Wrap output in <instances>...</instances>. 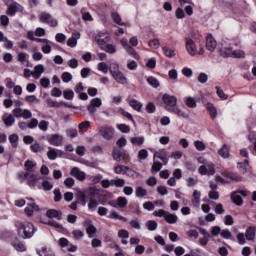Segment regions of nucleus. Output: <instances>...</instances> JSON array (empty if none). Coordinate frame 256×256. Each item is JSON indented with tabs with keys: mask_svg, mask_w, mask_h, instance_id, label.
Instances as JSON below:
<instances>
[{
	"mask_svg": "<svg viewBox=\"0 0 256 256\" xmlns=\"http://www.w3.org/2000/svg\"><path fill=\"white\" fill-rule=\"evenodd\" d=\"M215 89H216V94H217V96H218L220 99H222V101L227 100V95H226V93L223 92V90H221V88H219V86H216Z\"/></svg>",
	"mask_w": 256,
	"mask_h": 256,
	"instance_id": "nucleus-53",
	"label": "nucleus"
},
{
	"mask_svg": "<svg viewBox=\"0 0 256 256\" xmlns=\"http://www.w3.org/2000/svg\"><path fill=\"white\" fill-rule=\"evenodd\" d=\"M163 54L165 55V57H175V50L169 48V47H163L162 48Z\"/></svg>",
	"mask_w": 256,
	"mask_h": 256,
	"instance_id": "nucleus-42",
	"label": "nucleus"
},
{
	"mask_svg": "<svg viewBox=\"0 0 256 256\" xmlns=\"http://www.w3.org/2000/svg\"><path fill=\"white\" fill-rule=\"evenodd\" d=\"M170 113H174L178 117H182V119H189V114L183 111L179 106L168 109Z\"/></svg>",
	"mask_w": 256,
	"mask_h": 256,
	"instance_id": "nucleus-19",
	"label": "nucleus"
},
{
	"mask_svg": "<svg viewBox=\"0 0 256 256\" xmlns=\"http://www.w3.org/2000/svg\"><path fill=\"white\" fill-rule=\"evenodd\" d=\"M40 85L44 89H47L51 85V80L49 78H41Z\"/></svg>",
	"mask_w": 256,
	"mask_h": 256,
	"instance_id": "nucleus-63",
	"label": "nucleus"
},
{
	"mask_svg": "<svg viewBox=\"0 0 256 256\" xmlns=\"http://www.w3.org/2000/svg\"><path fill=\"white\" fill-rule=\"evenodd\" d=\"M47 157L50 161H55L58 157H63V152L57 148L48 147Z\"/></svg>",
	"mask_w": 256,
	"mask_h": 256,
	"instance_id": "nucleus-12",
	"label": "nucleus"
},
{
	"mask_svg": "<svg viewBox=\"0 0 256 256\" xmlns=\"http://www.w3.org/2000/svg\"><path fill=\"white\" fill-rule=\"evenodd\" d=\"M147 83L154 89H157L158 87L161 86V83L159 82V80L153 76H150L147 78Z\"/></svg>",
	"mask_w": 256,
	"mask_h": 256,
	"instance_id": "nucleus-30",
	"label": "nucleus"
},
{
	"mask_svg": "<svg viewBox=\"0 0 256 256\" xmlns=\"http://www.w3.org/2000/svg\"><path fill=\"white\" fill-rule=\"evenodd\" d=\"M111 17H112L114 23H116V25H125V23H123V21H121V16L119 15V13L112 12Z\"/></svg>",
	"mask_w": 256,
	"mask_h": 256,
	"instance_id": "nucleus-38",
	"label": "nucleus"
},
{
	"mask_svg": "<svg viewBox=\"0 0 256 256\" xmlns=\"http://www.w3.org/2000/svg\"><path fill=\"white\" fill-rule=\"evenodd\" d=\"M111 40V37H109V34L105 33V32H99L96 36H95V41L97 42V44L100 45H106V43H109V41Z\"/></svg>",
	"mask_w": 256,
	"mask_h": 256,
	"instance_id": "nucleus-11",
	"label": "nucleus"
},
{
	"mask_svg": "<svg viewBox=\"0 0 256 256\" xmlns=\"http://www.w3.org/2000/svg\"><path fill=\"white\" fill-rule=\"evenodd\" d=\"M130 143H132V145H137L138 147H141V145L145 143V137L143 136L132 137L130 138Z\"/></svg>",
	"mask_w": 256,
	"mask_h": 256,
	"instance_id": "nucleus-28",
	"label": "nucleus"
},
{
	"mask_svg": "<svg viewBox=\"0 0 256 256\" xmlns=\"http://www.w3.org/2000/svg\"><path fill=\"white\" fill-rule=\"evenodd\" d=\"M18 235L22 237V239H31L33 235H35V226H33L30 222L20 223L18 224Z\"/></svg>",
	"mask_w": 256,
	"mask_h": 256,
	"instance_id": "nucleus-1",
	"label": "nucleus"
},
{
	"mask_svg": "<svg viewBox=\"0 0 256 256\" xmlns=\"http://www.w3.org/2000/svg\"><path fill=\"white\" fill-rule=\"evenodd\" d=\"M109 217L111 219H118V221H124V223L127 222V218L119 215L116 211H112Z\"/></svg>",
	"mask_w": 256,
	"mask_h": 256,
	"instance_id": "nucleus-50",
	"label": "nucleus"
},
{
	"mask_svg": "<svg viewBox=\"0 0 256 256\" xmlns=\"http://www.w3.org/2000/svg\"><path fill=\"white\" fill-rule=\"evenodd\" d=\"M217 47V41H215V38H213V35H208L206 38V49H208V51L213 52L215 51Z\"/></svg>",
	"mask_w": 256,
	"mask_h": 256,
	"instance_id": "nucleus-16",
	"label": "nucleus"
},
{
	"mask_svg": "<svg viewBox=\"0 0 256 256\" xmlns=\"http://www.w3.org/2000/svg\"><path fill=\"white\" fill-rule=\"evenodd\" d=\"M255 227L250 226L247 228L246 233H245V237L247 239V241H255Z\"/></svg>",
	"mask_w": 256,
	"mask_h": 256,
	"instance_id": "nucleus-26",
	"label": "nucleus"
},
{
	"mask_svg": "<svg viewBox=\"0 0 256 256\" xmlns=\"http://www.w3.org/2000/svg\"><path fill=\"white\" fill-rule=\"evenodd\" d=\"M70 175H72V177H75L76 179H78V181H85V177H87L85 172L79 170V168H77V167H74L71 169Z\"/></svg>",
	"mask_w": 256,
	"mask_h": 256,
	"instance_id": "nucleus-15",
	"label": "nucleus"
},
{
	"mask_svg": "<svg viewBox=\"0 0 256 256\" xmlns=\"http://www.w3.org/2000/svg\"><path fill=\"white\" fill-rule=\"evenodd\" d=\"M42 188L44 191H51V189H53V184L48 180H44L42 182Z\"/></svg>",
	"mask_w": 256,
	"mask_h": 256,
	"instance_id": "nucleus-62",
	"label": "nucleus"
},
{
	"mask_svg": "<svg viewBox=\"0 0 256 256\" xmlns=\"http://www.w3.org/2000/svg\"><path fill=\"white\" fill-rule=\"evenodd\" d=\"M99 135L103 137L106 141H111L113 135H115V130L110 126H102L99 130Z\"/></svg>",
	"mask_w": 256,
	"mask_h": 256,
	"instance_id": "nucleus-6",
	"label": "nucleus"
},
{
	"mask_svg": "<svg viewBox=\"0 0 256 256\" xmlns=\"http://www.w3.org/2000/svg\"><path fill=\"white\" fill-rule=\"evenodd\" d=\"M85 192H86L87 199L93 200V199H95V197H97V195H99L100 190H99V188H97L95 186H90L85 190Z\"/></svg>",
	"mask_w": 256,
	"mask_h": 256,
	"instance_id": "nucleus-14",
	"label": "nucleus"
},
{
	"mask_svg": "<svg viewBox=\"0 0 256 256\" xmlns=\"http://www.w3.org/2000/svg\"><path fill=\"white\" fill-rule=\"evenodd\" d=\"M232 51L233 49H231V47H224L219 50V53L221 57L227 58V57H231Z\"/></svg>",
	"mask_w": 256,
	"mask_h": 256,
	"instance_id": "nucleus-34",
	"label": "nucleus"
},
{
	"mask_svg": "<svg viewBox=\"0 0 256 256\" xmlns=\"http://www.w3.org/2000/svg\"><path fill=\"white\" fill-rule=\"evenodd\" d=\"M81 39L80 33H73L72 36L67 40L68 47H77V40Z\"/></svg>",
	"mask_w": 256,
	"mask_h": 256,
	"instance_id": "nucleus-23",
	"label": "nucleus"
},
{
	"mask_svg": "<svg viewBox=\"0 0 256 256\" xmlns=\"http://www.w3.org/2000/svg\"><path fill=\"white\" fill-rule=\"evenodd\" d=\"M73 80V75H71V73H69V72H64L63 74H62V81L64 82V83H69V82H71Z\"/></svg>",
	"mask_w": 256,
	"mask_h": 256,
	"instance_id": "nucleus-56",
	"label": "nucleus"
},
{
	"mask_svg": "<svg viewBox=\"0 0 256 256\" xmlns=\"http://www.w3.org/2000/svg\"><path fill=\"white\" fill-rule=\"evenodd\" d=\"M113 69H116V70H113ZM113 69H110V73L113 79H115L117 83H121L122 85H125V83H127V77H125V74H123V72L119 70V65L113 64Z\"/></svg>",
	"mask_w": 256,
	"mask_h": 256,
	"instance_id": "nucleus-2",
	"label": "nucleus"
},
{
	"mask_svg": "<svg viewBox=\"0 0 256 256\" xmlns=\"http://www.w3.org/2000/svg\"><path fill=\"white\" fill-rule=\"evenodd\" d=\"M78 201L81 202L82 205H85L86 201H87V193L83 191H79L78 192Z\"/></svg>",
	"mask_w": 256,
	"mask_h": 256,
	"instance_id": "nucleus-46",
	"label": "nucleus"
},
{
	"mask_svg": "<svg viewBox=\"0 0 256 256\" xmlns=\"http://www.w3.org/2000/svg\"><path fill=\"white\" fill-rule=\"evenodd\" d=\"M128 105L134 109V111H138V113H141V109H143V103L139 102L136 99H131L128 101Z\"/></svg>",
	"mask_w": 256,
	"mask_h": 256,
	"instance_id": "nucleus-25",
	"label": "nucleus"
},
{
	"mask_svg": "<svg viewBox=\"0 0 256 256\" xmlns=\"http://www.w3.org/2000/svg\"><path fill=\"white\" fill-rule=\"evenodd\" d=\"M126 170H127V166H124V165H117L114 169L117 175H125Z\"/></svg>",
	"mask_w": 256,
	"mask_h": 256,
	"instance_id": "nucleus-48",
	"label": "nucleus"
},
{
	"mask_svg": "<svg viewBox=\"0 0 256 256\" xmlns=\"http://www.w3.org/2000/svg\"><path fill=\"white\" fill-rule=\"evenodd\" d=\"M194 147L197 151H205V143H203V141L196 140L194 142Z\"/></svg>",
	"mask_w": 256,
	"mask_h": 256,
	"instance_id": "nucleus-60",
	"label": "nucleus"
},
{
	"mask_svg": "<svg viewBox=\"0 0 256 256\" xmlns=\"http://www.w3.org/2000/svg\"><path fill=\"white\" fill-rule=\"evenodd\" d=\"M247 195H248V193L245 190H236L231 193L230 197H231V201H232V203H234V205L241 207V205H243L242 197H247Z\"/></svg>",
	"mask_w": 256,
	"mask_h": 256,
	"instance_id": "nucleus-3",
	"label": "nucleus"
},
{
	"mask_svg": "<svg viewBox=\"0 0 256 256\" xmlns=\"http://www.w3.org/2000/svg\"><path fill=\"white\" fill-rule=\"evenodd\" d=\"M146 111L147 113L153 114L155 111H157V107H155V104L153 102H149L146 105Z\"/></svg>",
	"mask_w": 256,
	"mask_h": 256,
	"instance_id": "nucleus-61",
	"label": "nucleus"
},
{
	"mask_svg": "<svg viewBox=\"0 0 256 256\" xmlns=\"http://www.w3.org/2000/svg\"><path fill=\"white\" fill-rule=\"evenodd\" d=\"M53 193L55 195V197H54L55 203H59V201H61V199H63V195L61 194V189L55 188Z\"/></svg>",
	"mask_w": 256,
	"mask_h": 256,
	"instance_id": "nucleus-49",
	"label": "nucleus"
},
{
	"mask_svg": "<svg viewBox=\"0 0 256 256\" xmlns=\"http://www.w3.org/2000/svg\"><path fill=\"white\" fill-rule=\"evenodd\" d=\"M41 179V177H37L35 174H31L29 172V176L27 178V185L30 186L32 189H35V186L37 185V182Z\"/></svg>",
	"mask_w": 256,
	"mask_h": 256,
	"instance_id": "nucleus-21",
	"label": "nucleus"
},
{
	"mask_svg": "<svg viewBox=\"0 0 256 256\" xmlns=\"http://www.w3.org/2000/svg\"><path fill=\"white\" fill-rule=\"evenodd\" d=\"M185 104L190 108V109H195L197 107V102L193 97H188L185 100Z\"/></svg>",
	"mask_w": 256,
	"mask_h": 256,
	"instance_id": "nucleus-41",
	"label": "nucleus"
},
{
	"mask_svg": "<svg viewBox=\"0 0 256 256\" xmlns=\"http://www.w3.org/2000/svg\"><path fill=\"white\" fill-rule=\"evenodd\" d=\"M135 195L138 199H143V197H147V189L139 186L135 190Z\"/></svg>",
	"mask_w": 256,
	"mask_h": 256,
	"instance_id": "nucleus-29",
	"label": "nucleus"
},
{
	"mask_svg": "<svg viewBox=\"0 0 256 256\" xmlns=\"http://www.w3.org/2000/svg\"><path fill=\"white\" fill-rule=\"evenodd\" d=\"M28 201H32L31 203H28V206L24 209V213H26V215L28 217H33V211H39V205H37L33 198H27Z\"/></svg>",
	"mask_w": 256,
	"mask_h": 256,
	"instance_id": "nucleus-9",
	"label": "nucleus"
},
{
	"mask_svg": "<svg viewBox=\"0 0 256 256\" xmlns=\"http://www.w3.org/2000/svg\"><path fill=\"white\" fill-rule=\"evenodd\" d=\"M163 103H165L166 111H169V109H174V107L177 106V97L171 96L169 94H164L162 97Z\"/></svg>",
	"mask_w": 256,
	"mask_h": 256,
	"instance_id": "nucleus-5",
	"label": "nucleus"
},
{
	"mask_svg": "<svg viewBox=\"0 0 256 256\" xmlns=\"http://www.w3.org/2000/svg\"><path fill=\"white\" fill-rule=\"evenodd\" d=\"M161 169H163V164H161V162H157V161L153 160L151 173L153 175H155V173H159V171H161Z\"/></svg>",
	"mask_w": 256,
	"mask_h": 256,
	"instance_id": "nucleus-32",
	"label": "nucleus"
},
{
	"mask_svg": "<svg viewBox=\"0 0 256 256\" xmlns=\"http://www.w3.org/2000/svg\"><path fill=\"white\" fill-rule=\"evenodd\" d=\"M98 71H102V73H109V71H111V69H109V66L107 65V63L105 62H100L98 63Z\"/></svg>",
	"mask_w": 256,
	"mask_h": 256,
	"instance_id": "nucleus-43",
	"label": "nucleus"
},
{
	"mask_svg": "<svg viewBox=\"0 0 256 256\" xmlns=\"http://www.w3.org/2000/svg\"><path fill=\"white\" fill-rule=\"evenodd\" d=\"M2 121L6 127H13L15 124V116H13V114H4Z\"/></svg>",
	"mask_w": 256,
	"mask_h": 256,
	"instance_id": "nucleus-20",
	"label": "nucleus"
},
{
	"mask_svg": "<svg viewBox=\"0 0 256 256\" xmlns=\"http://www.w3.org/2000/svg\"><path fill=\"white\" fill-rule=\"evenodd\" d=\"M89 203H88V209L90 211H95V209H97V205H99V202L95 199H92V200H88Z\"/></svg>",
	"mask_w": 256,
	"mask_h": 256,
	"instance_id": "nucleus-59",
	"label": "nucleus"
},
{
	"mask_svg": "<svg viewBox=\"0 0 256 256\" xmlns=\"http://www.w3.org/2000/svg\"><path fill=\"white\" fill-rule=\"evenodd\" d=\"M27 57H29L27 53L19 52L17 56V60L20 63H22V65H25V61H27Z\"/></svg>",
	"mask_w": 256,
	"mask_h": 256,
	"instance_id": "nucleus-52",
	"label": "nucleus"
},
{
	"mask_svg": "<svg viewBox=\"0 0 256 256\" xmlns=\"http://www.w3.org/2000/svg\"><path fill=\"white\" fill-rule=\"evenodd\" d=\"M13 117H16V119H21L23 117V109L22 108H15L12 111Z\"/></svg>",
	"mask_w": 256,
	"mask_h": 256,
	"instance_id": "nucleus-55",
	"label": "nucleus"
},
{
	"mask_svg": "<svg viewBox=\"0 0 256 256\" xmlns=\"http://www.w3.org/2000/svg\"><path fill=\"white\" fill-rule=\"evenodd\" d=\"M222 176L226 177V179H230V181H243V177H241V175L229 170L223 171Z\"/></svg>",
	"mask_w": 256,
	"mask_h": 256,
	"instance_id": "nucleus-13",
	"label": "nucleus"
},
{
	"mask_svg": "<svg viewBox=\"0 0 256 256\" xmlns=\"http://www.w3.org/2000/svg\"><path fill=\"white\" fill-rule=\"evenodd\" d=\"M21 11H23V6H21L17 2H13L8 7L7 15H9L10 17H15V14L16 13H21Z\"/></svg>",
	"mask_w": 256,
	"mask_h": 256,
	"instance_id": "nucleus-8",
	"label": "nucleus"
},
{
	"mask_svg": "<svg viewBox=\"0 0 256 256\" xmlns=\"http://www.w3.org/2000/svg\"><path fill=\"white\" fill-rule=\"evenodd\" d=\"M24 167H25L26 171H28V173H30V171H33V169H35V167H37V163L32 160H26L24 163Z\"/></svg>",
	"mask_w": 256,
	"mask_h": 256,
	"instance_id": "nucleus-33",
	"label": "nucleus"
},
{
	"mask_svg": "<svg viewBox=\"0 0 256 256\" xmlns=\"http://www.w3.org/2000/svg\"><path fill=\"white\" fill-rule=\"evenodd\" d=\"M102 51H105V53H109V55H114V53H117V45L115 44H104L99 46Z\"/></svg>",
	"mask_w": 256,
	"mask_h": 256,
	"instance_id": "nucleus-18",
	"label": "nucleus"
},
{
	"mask_svg": "<svg viewBox=\"0 0 256 256\" xmlns=\"http://www.w3.org/2000/svg\"><path fill=\"white\" fill-rule=\"evenodd\" d=\"M146 227H147L150 231H157V227H158L157 221H155V220H149V221L146 223Z\"/></svg>",
	"mask_w": 256,
	"mask_h": 256,
	"instance_id": "nucleus-45",
	"label": "nucleus"
},
{
	"mask_svg": "<svg viewBox=\"0 0 256 256\" xmlns=\"http://www.w3.org/2000/svg\"><path fill=\"white\" fill-rule=\"evenodd\" d=\"M63 97L67 101H72L73 97H75V93L73 92V90H64Z\"/></svg>",
	"mask_w": 256,
	"mask_h": 256,
	"instance_id": "nucleus-44",
	"label": "nucleus"
},
{
	"mask_svg": "<svg viewBox=\"0 0 256 256\" xmlns=\"http://www.w3.org/2000/svg\"><path fill=\"white\" fill-rule=\"evenodd\" d=\"M129 202L127 201L126 197L120 196L117 198V205L119 209H125V207H127V204Z\"/></svg>",
	"mask_w": 256,
	"mask_h": 256,
	"instance_id": "nucleus-35",
	"label": "nucleus"
},
{
	"mask_svg": "<svg viewBox=\"0 0 256 256\" xmlns=\"http://www.w3.org/2000/svg\"><path fill=\"white\" fill-rule=\"evenodd\" d=\"M39 21H41V23H45L46 25H49L50 27H57L59 25V22L57 21V19L53 18V16L47 12L40 13Z\"/></svg>",
	"mask_w": 256,
	"mask_h": 256,
	"instance_id": "nucleus-4",
	"label": "nucleus"
},
{
	"mask_svg": "<svg viewBox=\"0 0 256 256\" xmlns=\"http://www.w3.org/2000/svg\"><path fill=\"white\" fill-rule=\"evenodd\" d=\"M126 51H127V53H128V55H130L131 57H133L134 59H139V54H137V51H135L134 49H133V47H128L127 49H126Z\"/></svg>",
	"mask_w": 256,
	"mask_h": 256,
	"instance_id": "nucleus-64",
	"label": "nucleus"
},
{
	"mask_svg": "<svg viewBox=\"0 0 256 256\" xmlns=\"http://www.w3.org/2000/svg\"><path fill=\"white\" fill-rule=\"evenodd\" d=\"M47 141L54 147H61V145H63V136L59 134H52L47 137Z\"/></svg>",
	"mask_w": 256,
	"mask_h": 256,
	"instance_id": "nucleus-7",
	"label": "nucleus"
},
{
	"mask_svg": "<svg viewBox=\"0 0 256 256\" xmlns=\"http://www.w3.org/2000/svg\"><path fill=\"white\" fill-rule=\"evenodd\" d=\"M12 147H17V143L19 142V135L17 134H11L9 137H8Z\"/></svg>",
	"mask_w": 256,
	"mask_h": 256,
	"instance_id": "nucleus-47",
	"label": "nucleus"
},
{
	"mask_svg": "<svg viewBox=\"0 0 256 256\" xmlns=\"http://www.w3.org/2000/svg\"><path fill=\"white\" fill-rule=\"evenodd\" d=\"M206 109L209 111L211 119H215V117H217V109H215V106H213L212 103H208Z\"/></svg>",
	"mask_w": 256,
	"mask_h": 256,
	"instance_id": "nucleus-37",
	"label": "nucleus"
},
{
	"mask_svg": "<svg viewBox=\"0 0 256 256\" xmlns=\"http://www.w3.org/2000/svg\"><path fill=\"white\" fill-rule=\"evenodd\" d=\"M164 220L166 221V223H169L170 225H175V223L179 221V217H177V215L172 214L170 212H166L164 216Z\"/></svg>",
	"mask_w": 256,
	"mask_h": 256,
	"instance_id": "nucleus-24",
	"label": "nucleus"
},
{
	"mask_svg": "<svg viewBox=\"0 0 256 256\" xmlns=\"http://www.w3.org/2000/svg\"><path fill=\"white\" fill-rule=\"evenodd\" d=\"M186 51L191 55V57L197 55V46L195 45V41L191 38H186Z\"/></svg>",
	"mask_w": 256,
	"mask_h": 256,
	"instance_id": "nucleus-10",
	"label": "nucleus"
},
{
	"mask_svg": "<svg viewBox=\"0 0 256 256\" xmlns=\"http://www.w3.org/2000/svg\"><path fill=\"white\" fill-rule=\"evenodd\" d=\"M149 157V152L147 151V149H141L138 152V159L140 160H145Z\"/></svg>",
	"mask_w": 256,
	"mask_h": 256,
	"instance_id": "nucleus-54",
	"label": "nucleus"
},
{
	"mask_svg": "<svg viewBox=\"0 0 256 256\" xmlns=\"http://www.w3.org/2000/svg\"><path fill=\"white\" fill-rule=\"evenodd\" d=\"M148 45L150 49H159V47H161V42L159 41V38H154L149 40Z\"/></svg>",
	"mask_w": 256,
	"mask_h": 256,
	"instance_id": "nucleus-36",
	"label": "nucleus"
},
{
	"mask_svg": "<svg viewBox=\"0 0 256 256\" xmlns=\"http://www.w3.org/2000/svg\"><path fill=\"white\" fill-rule=\"evenodd\" d=\"M218 155L223 157V159H229V147L227 145H223L220 150H218Z\"/></svg>",
	"mask_w": 256,
	"mask_h": 256,
	"instance_id": "nucleus-31",
	"label": "nucleus"
},
{
	"mask_svg": "<svg viewBox=\"0 0 256 256\" xmlns=\"http://www.w3.org/2000/svg\"><path fill=\"white\" fill-rule=\"evenodd\" d=\"M231 57H233V59H242L245 57V52L243 50H232Z\"/></svg>",
	"mask_w": 256,
	"mask_h": 256,
	"instance_id": "nucleus-39",
	"label": "nucleus"
},
{
	"mask_svg": "<svg viewBox=\"0 0 256 256\" xmlns=\"http://www.w3.org/2000/svg\"><path fill=\"white\" fill-rule=\"evenodd\" d=\"M127 154L121 150H114L113 151V159L114 161H117L118 163H123L125 161V157Z\"/></svg>",
	"mask_w": 256,
	"mask_h": 256,
	"instance_id": "nucleus-22",
	"label": "nucleus"
},
{
	"mask_svg": "<svg viewBox=\"0 0 256 256\" xmlns=\"http://www.w3.org/2000/svg\"><path fill=\"white\" fill-rule=\"evenodd\" d=\"M86 232L88 234V237L91 239L95 235V233H97V228L93 224H91L87 228Z\"/></svg>",
	"mask_w": 256,
	"mask_h": 256,
	"instance_id": "nucleus-51",
	"label": "nucleus"
},
{
	"mask_svg": "<svg viewBox=\"0 0 256 256\" xmlns=\"http://www.w3.org/2000/svg\"><path fill=\"white\" fill-rule=\"evenodd\" d=\"M156 191L159 195H162V196L169 194V190H167V186H158Z\"/></svg>",
	"mask_w": 256,
	"mask_h": 256,
	"instance_id": "nucleus-58",
	"label": "nucleus"
},
{
	"mask_svg": "<svg viewBox=\"0 0 256 256\" xmlns=\"http://www.w3.org/2000/svg\"><path fill=\"white\" fill-rule=\"evenodd\" d=\"M62 215H63V212L55 209H50L46 211V217H48L49 219H57L58 221H61Z\"/></svg>",
	"mask_w": 256,
	"mask_h": 256,
	"instance_id": "nucleus-17",
	"label": "nucleus"
},
{
	"mask_svg": "<svg viewBox=\"0 0 256 256\" xmlns=\"http://www.w3.org/2000/svg\"><path fill=\"white\" fill-rule=\"evenodd\" d=\"M46 103L48 107H53L55 109H59V107H61V102H57L51 98H47Z\"/></svg>",
	"mask_w": 256,
	"mask_h": 256,
	"instance_id": "nucleus-40",
	"label": "nucleus"
},
{
	"mask_svg": "<svg viewBox=\"0 0 256 256\" xmlns=\"http://www.w3.org/2000/svg\"><path fill=\"white\" fill-rule=\"evenodd\" d=\"M117 129H119L121 133H129L131 131V128L129 127V125H126V124H118Z\"/></svg>",
	"mask_w": 256,
	"mask_h": 256,
	"instance_id": "nucleus-57",
	"label": "nucleus"
},
{
	"mask_svg": "<svg viewBox=\"0 0 256 256\" xmlns=\"http://www.w3.org/2000/svg\"><path fill=\"white\" fill-rule=\"evenodd\" d=\"M237 167H238L240 173H242V175H245V173H247V167H249V160H244L243 162H238Z\"/></svg>",
	"mask_w": 256,
	"mask_h": 256,
	"instance_id": "nucleus-27",
	"label": "nucleus"
}]
</instances>
